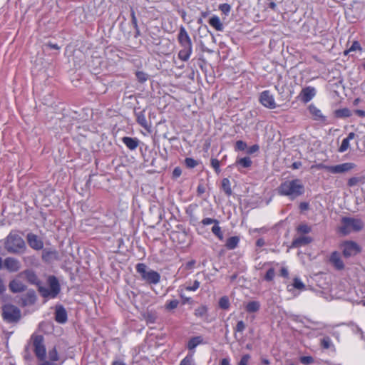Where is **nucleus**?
<instances>
[{
    "label": "nucleus",
    "instance_id": "nucleus-58",
    "mask_svg": "<svg viewBox=\"0 0 365 365\" xmlns=\"http://www.w3.org/2000/svg\"><path fill=\"white\" fill-rule=\"evenodd\" d=\"M182 174V170L179 167H176L173 171V177L175 178H179Z\"/></svg>",
    "mask_w": 365,
    "mask_h": 365
},
{
    "label": "nucleus",
    "instance_id": "nucleus-57",
    "mask_svg": "<svg viewBox=\"0 0 365 365\" xmlns=\"http://www.w3.org/2000/svg\"><path fill=\"white\" fill-rule=\"evenodd\" d=\"M353 331L355 334H359L361 339H364V332L360 327L357 326L354 327V328L353 329Z\"/></svg>",
    "mask_w": 365,
    "mask_h": 365
},
{
    "label": "nucleus",
    "instance_id": "nucleus-5",
    "mask_svg": "<svg viewBox=\"0 0 365 365\" xmlns=\"http://www.w3.org/2000/svg\"><path fill=\"white\" fill-rule=\"evenodd\" d=\"M341 225L340 227V232L346 235L351 232H359L362 230L364 222L361 219L354 218L349 217H344L341 220Z\"/></svg>",
    "mask_w": 365,
    "mask_h": 365
},
{
    "label": "nucleus",
    "instance_id": "nucleus-40",
    "mask_svg": "<svg viewBox=\"0 0 365 365\" xmlns=\"http://www.w3.org/2000/svg\"><path fill=\"white\" fill-rule=\"evenodd\" d=\"M336 116L339 118H346L351 115V111L348 108H342L337 110L336 112Z\"/></svg>",
    "mask_w": 365,
    "mask_h": 365
},
{
    "label": "nucleus",
    "instance_id": "nucleus-29",
    "mask_svg": "<svg viewBox=\"0 0 365 365\" xmlns=\"http://www.w3.org/2000/svg\"><path fill=\"white\" fill-rule=\"evenodd\" d=\"M240 242V238L237 236L229 237L225 243V246L228 250L235 249Z\"/></svg>",
    "mask_w": 365,
    "mask_h": 365
},
{
    "label": "nucleus",
    "instance_id": "nucleus-15",
    "mask_svg": "<svg viewBox=\"0 0 365 365\" xmlns=\"http://www.w3.org/2000/svg\"><path fill=\"white\" fill-rule=\"evenodd\" d=\"M21 274H24L25 276V278L29 283L37 286L38 290L39 291V287L42 286L41 282L33 270L26 269L21 272Z\"/></svg>",
    "mask_w": 365,
    "mask_h": 365
},
{
    "label": "nucleus",
    "instance_id": "nucleus-23",
    "mask_svg": "<svg viewBox=\"0 0 365 365\" xmlns=\"http://www.w3.org/2000/svg\"><path fill=\"white\" fill-rule=\"evenodd\" d=\"M204 344L203 338L201 336L192 337L187 342V348L190 351L195 352V349L200 344Z\"/></svg>",
    "mask_w": 365,
    "mask_h": 365
},
{
    "label": "nucleus",
    "instance_id": "nucleus-14",
    "mask_svg": "<svg viewBox=\"0 0 365 365\" xmlns=\"http://www.w3.org/2000/svg\"><path fill=\"white\" fill-rule=\"evenodd\" d=\"M29 245L35 250H42L43 247V241L35 234L29 233L26 236Z\"/></svg>",
    "mask_w": 365,
    "mask_h": 365
},
{
    "label": "nucleus",
    "instance_id": "nucleus-9",
    "mask_svg": "<svg viewBox=\"0 0 365 365\" xmlns=\"http://www.w3.org/2000/svg\"><path fill=\"white\" fill-rule=\"evenodd\" d=\"M322 167L332 174H342L351 171L356 165L354 163H344L336 165H322Z\"/></svg>",
    "mask_w": 365,
    "mask_h": 365
},
{
    "label": "nucleus",
    "instance_id": "nucleus-46",
    "mask_svg": "<svg viewBox=\"0 0 365 365\" xmlns=\"http://www.w3.org/2000/svg\"><path fill=\"white\" fill-rule=\"evenodd\" d=\"M349 142L348 141L347 139L344 138L340 147L338 149V151L339 153H344L349 148Z\"/></svg>",
    "mask_w": 365,
    "mask_h": 365
},
{
    "label": "nucleus",
    "instance_id": "nucleus-32",
    "mask_svg": "<svg viewBox=\"0 0 365 365\" xmlns=\"http://www.w3.org/2000/svg\"><path fill=\"white\" fill-rule=\"evenodd\" d=\"M179 304V300L176 299L168 300L165 304V309L168 311L173 310L178 307Z\"/></svg>",
    "mask_w": 365,
    "mask_h": 365
},
{
    "label": "nucleus",
    "instance_id": "nucleus-63",
    "mask_svg": "<svg viewBox=\"0 0 365 365\" xmlns=\"http://www.w3.org/2000/svg\"><path fill=\"white\" fill-rule=\"evenodd\" d=\"M299 208L301 210H307L309 209V203L306 202H302L299 205Z\"/></svg>",
    "mask_w": 365,
    "mask_h": 365
},
{
    "label": "nucleus",
    "instance_id": "nucleus-28",
    "mask_svg": "<svg viewBox=\"0 0 365 365\" xmlns=\"http://www.w3.org/2000/svg\"><path fill=\"white\" fill-rule=\"evenodd\" d=\"M136 120L139 125H140L143 128L148 129L149 128V125L147 122L145 115L143 111H140L135 113Z\"/></svg>",
    "mask_w": 365,
    "mask_h": 365
},
{
    "label": "nucleus",
    "instance_id": "nucleus-22",
    "mask_svg": "<svg viewBox=\"0 0 365 365\" xmlns=\"http://www.w3.org/2000/svg\"><path fill=\"white\" fill-rule=\"evenodd\" d=\"M122 142L130 150H135L139 145V140L136 138L125 136L122 138Z\"/></svg>",
    "mask_w": 365,
    "mask_h": 365
},
{
    "label": "nucleus",
    "instance_id": "nucleus-56",
    "mask_svg": "<svg viewBox=\"0 0 365 365\" xmlns=\"http://www.w3.org/2000/svg\"><path fill=\"white\" fill-rule=\"evenodd\" d=\"M259 149V147L258 145L255 144V145H253L250 147H249L247 150V153L248 154H253L256 152H257Z\"/></svg>",
    "mask_w": 365,
    "mask_h": 365
},
{
    "label": "nucleus",
    "instance_id": "nucleus-1",
    "mask_svg": "<svg viewBox=\"0 0 365 365\" xmlns=\"http://www.w3.org/2000/svg\"><path fill=\"white\" fill-rule=\"evenodd\" d=\"M277 192L293 200L304 193V186L299 179L286 180L278 187Z\"/></svg>",
    "mask_w": 365,
    "mask_h": 365
},
{
    "label": "nucleus",
    "instance_id": "nucleus-16",
    "mask_svg": "<svg viewBox=\"0 0 365 365\" xmlns=\"http://www.w3.org/2000/svg\"><path fill=\"white\" fill-rule=\"evenodd\" d=\"M55 320L59 324H65L68 320L67 312L61 304H58L55 307Z\"/></svg>",
    "mask_w": 365,
    "mask_h": 365
},
{
    "label": "nucleus",
    "instance_id": "nucleus-6",
    "mask_svg": "<svg viewBox=\"0 0 365 365\" xmlns=\"http://www.w3.org/2000/svg\"><path fill=\"white\" fill-rule=\"evenodd\" d=\"M48 283L49 284V289L41 286L39 287V293L43 297L47 298H55L60 292V284L57 278L54 276H50L48 278Z\"/></svg>",
    "mask_w": 365,
    "mask_h": 365
},
{
    "label": "nucleus",
    "instance_id": "nucleus-18",
    "mask_svg": "<svg viewBox=\"0 0 365 365\" xmlns=\"http://www.w3.org/2000/svg\"><path fill=\"white\" fill-rule=\"evenodd\" d=\"M41 258L43 262L50 263L58 259V252L56 250L43 249Z\"/></svg>",
    "mask_w": 365,
    "mask_h": 365
},
{
    "label": "nucleus",
    "instance_id": "nucleus-17",
    "mask_svg": "<svg viewBox=\"0 0 365 365\" xmlns=\"http://www.w3.org/2000/svg\"><path fill=\"white\" fill-rule=\"evenodd\" d=\"M9 288L13 293H20L26 290V285L19 279H14L10 281Z\"/></svg>",
    "mask_w": 365,
    "mask_h": 365
},
{
    "label": "nucleus",
    "instance_id": "nucleus-13",
    "mask_svg": "<svg viewBox=\"0 0 365 365\" xmlns=\"http://www.w3.org/2000/svg\"><path fill=\"white\" fill-rule=\"evenodd\" d=\"M317 94V90L314 87L307 86L302 89L299 97L300 100L307 103L309 102Z\"/></svg>",
    "mask_w": 365,
    "mask_h": 365
},
{
    "label": "nucleus",
    "instance_id": "nucleus-2",
    "mask_svg": "<svg viewBox=\"0 0 365 365\" xmlns=\"http://www.w3.org/2000/svg\"><path fill=\"white\" fill-rule=\"evenodd\" d=\"M178 41L182 48L178 52V58L182 61H187L192 53V43L184 26H180Z\"/></svg>",
    "mask_w": 365,
    "mask_h": 365
},
{
    "label": "nucleus",
    "instance_id": "nucleus-39",
    "mask_svg": "<svg viewBox=\"0 0 365 365\" xmlns=\"http://www.w3.org/2000/svg\"><path fill=\"white\" fill-rule=\"evenodd\" d=\"M230 303L227 296L222 297L219 300V307L222 309H228Z\"/></svg>",
    "mask_w": 365,
    "mask_h": 365
},
{
    "label": "nucleus",
    "instance_id": "nucleus-49",
    "mask_svg": "<svg viewBox=\"0 0 365 365\" xmlns=\"http://www.w3.org/2000/svg\"><path fill=\"white\" fill-rule=\"evenodd\" d=\"M200 282L197 281V280H195L192 283V285H187L186 287H185V289L187 290V291H192V292H195L196 291L199 287H200Z\"/></svg>",
    "mask_w": 365,
    "mask_h": 365
},
{
    "label": "nucleus",
    "instance_id": "nucleus-38",
    "mask_svg": "<svg viewBox=\"0 0 365 365\" xmlns=\"http://www.w3.org/2000/svg\"><path fill=\"white\" fill-rule=\"evenodd\" d=\"M212 232L220 240H223V233L221 230V227L219 226V224H215L213 225L212 227Z\"/></svg>",
    "mask_w": 365,
    "mask_h": 365
},
{
    "label": "nucleus",
    "instance_id": "nucleus-33",
    "mask_svg": "<svg viewBox=\"0 0 365 365\" xmlns=\"http://www.w3.org/2000/svg\"><path fill=\"white\" fill-rule=\"evenodd\" d=\"M236 163H237V165H238L242 168H249L251 166L252 160H251L250 158H249V157H244L240 159H238L236 161Z\"/></svg>",
    "mask_w": 365,
    "mask_h": 365
},
{
    "label": "nucleus",
    "instance_id": "nucleus-8",
    "mask_svg": "<svg viewBox=\"0 0 365 365\" xmlns=\"http://www.w3.org/2000/svg\"><path fill=\"white\" fill-rule=\"evenodd\" d=\"M2 317L4 321L9 323H14L21 318V310L16 306L6 304L2 306Z\"/></svg>",
    "mask_w": 365,
    "mask_h": 365
},
{
    "label": "nucleus",
    "instance_id": "nucleus-12",
    "mask_svg": "<svg viewBox=\"0 0 365 365\" xmlns=\"http://www.w3.org/2000/svg\"><path fill=\"white\" fill-rule=\"evenodd\" d=\"M4 266L9 272H16L21 267L20 261L11 257H8L4 259Z\"/></svg>",
    "mask_w": 365,
    "mask_h": 365
},
{
    "label": "nucleus",
    "instance_id": "nucleus-26",
    "mask_svg": "<svg viewBox=\"0 0 365 365\" xmlns=\"http://www.w3.org/2000/svg\"><path fill=\"white\" fill-rule=\"evenodd\" d=\"M209 24L218 31H222L224 29L223 24L217 16L214 15L212 16L209 20Z\"/></svg>",
    "mask_w": 365,
    "mask_h": 365
},
{
    "label": "nucleus",
    "instance_id": "nucleus-48",
    "mask_svg": "<svg viewBox=\"0 0 365 365\" xmlns=\"http://www.w3.org/2000/svg\"><path fill=\"white\" fill-rule=\"evenodd\" d=\"M299 361L303 364L308 365V364H311L314 362V359L311 356H304L300 357Z\"/></svg>",
    "mask_w": 365,
    "mask_h": 365
},
{
    "label": "nucleus",
    "instance_id": "nucleus-30",
    "mask_svg": "<svg viewBox=\"0 0 365 365\" xmlns=\"http://www.w3.org/2000/svg\"><path fill=\"white\" fill-rule=\"evenodd\" d=\"M260 308V304L257 301H251L246 305V311L249 313L257 312Z\"/></svg>",
    "mask_w": 365,
    "mask_h": 365
},
{
    "label": "nucleus",
    "instance_id": "nucleus-37",
    "mask_svg": "<svg viewBox=\"0 0 365 365\" xmlns=\"http://www.w3.org/2000/svg\"><path fill=\"white\" fill-rule=\"evenodd\" d=\"M297 231L298 233H300L302 235L308 234L312 231V227L309 225H308L305 223H303V224H300L297 227Z\"/></svg>",
    "mask_w": 365,
    "mask_h": 365
},
{
    "label": "nucleus",
    "instance_id": "nucleus-47",
    "mask_svg": "<svg viewBox=\"0 0 365 365\" xmlns=\"http://www.w3.org/2000/svg\"><path fill=\"white\" fill-rule=\"evenodd\" d=\"M210 162H211V165L214 168L216 173L219 174L221 171L220 168V161L217 159L212 158Z\"/></svg>",
    "mask_w": 365,
    "mask_h": 365
},
{
    "label": "nucleus",
    "instance_id": "nucleus-21",
    "mask_svg": "<svg viewBox=\"0 0 365 365\" xmlns=\"http://www.w3.org/2000/svg\"><path fill=\"white\" fill-rule=\"evenodd\" d=\"M331 263L335 267L336 269L340 270L344 269V264L341 259L340 254L337 252H334L330 257Z\"/></svg>",
    "mask_w": 365,
    "mask_h": 365
},
{
    "label": "nucleus",
    "instance_id": "nucleus-55",
    "mask_svg": "<svg viewBox=\"0 0 365 365\" xmlns=\"http://www.w3.org/2000/svg\"><path fill=\"white\" fill-rule=\"evenodd\" d=\"M130 16H131V23L133 25L135 29L138 30L137 18L135 16V11L133 9L131 10Z\"/></svg>",
    "mask_w": 365,
    "mask_h": 365
},
{
    "label": "nucleus",
    "instance_id": "nucleus-27",
    "mask_svg": "<svg viewBox=\"0 0 365 365\" xmlns=\"http://www.w3.org/2000/svg\"><path fill=\"white\" fill-rule=\"evenodd\" d=\"M48 359L49 361L57 363L59 361L60 357L56 346L49 349L48 351Z\"/></svg>",
    "mask_w": 365,
    "mask_h": 365
},
{
    "label": "nucleus",
    "instance_id": "nucleus-10",
    "mask_svg": "<svg viewBox=\"0 0 365 365\" xmlns=\"http://www.w3.org/2000/svg\"><path fill=\"white\" fill-rule=\"evenodd\" d=\"M259 101L262 106L267 108L274 109L277 107L274 96L270 93L269 91L267 90L262 91L260 93Z\"/></svg>",
    "mask_w": 365,
    "mask_h": 365
},
{
    "label": "nucleus",
    "instance_id": "nucleus-20",
    "mask_svg": "<svg viewBox=\"0 0 365 365\" xmlns=\"http://www.w3.org/2000/svg\"><path fill=\"white\" fill-rule=\"evenodd\" d=\"M312 242V238L309 236L301 235L295 237L292 241V247H300L305 246Z\"/></svg>",
    "mask_w": 365,
    "mask_h": 365
},
{
    "label": "nucleus",
    "instance_id": "nucleus-43",
    "mask_svg": "<svg viewBox=\"0 0 365 365\" xmlns=\"http://www.w3.org/2000/svg\"><path fill=\"white\" fill-rule=\"evenodd\" d=\"M361 45L360 43L358 42V41H354L351 46V47L344 51V54L346 55L347 53H349V52L351 51H361Z\"/></svg>",
    "mask_w": 365,
    "mask_h": 365
},
{
    "label": "nucleus",
    "instance_id": "nucleus-59",
    "mask_svg": "<svg viewBox=\"0 0 365 365\" xmlns=\"http://www.w3.org/2000/svg\"><path fill=\"white\" fill-rule=\"evenodd\" d=\"M205 192V187L202 183L198 185L197 192L198 195H202Z\"/></svg>",
    "mask_w": 365,
    "mask_h": 365
},
{
    "label": "nucleus",
    "instance_id": "nucleus-52",
    "mask_svg": "<svg viewBox=\"0 0 365 365\" xmlns=\"http://www.w3.org/2000/svg\"><path fill=\"white\" fill-rule=\"evenodd\" d=\"M201 222L203 225H211L213 223H214V225L219 224V221L217 220L210 218V217L204 218Z\"/></svg>",
    "mask_w": 365,
    "mask_h": 365
},
{
    "label": "nucleus",
    "instance_id": "nucleus-34",
    "mask_svg": "<svg viewBox=\"0 0 365 365\" xmlns=\"http://www.w3.org/2000/svg\"><path fill=\"white\" fill-rule=\"evenodd\" d=\"M222 187L227 196H230L232 193L230 187V180L227 178H224L222 181Z\"/></svg>",
    "mask_w": 365,
    "mask_h": 365
},
{
    "label": "nucleus",
    "instance_id": "nucleus-44",
    "mask_svg": "<svg viewBox=\"0 0 365 365\" xmlns=\"http://www.w3.org/2000/svg\"><path fill=\"white\" fill-rule=\"evenodd\" d=\"M185 164L188 168H194L198 165V162L193 158H186L185 160Z\"/></svg>",
    "mask_w": 365,
    "mask_h": 365
},
{
    "label": "nucleus",
    "instance_id": "nucleus-35",
    "mask_svg": "<svg viewBox=\"0 0 365 365\" xmlns=\"http://www.w3.org/2000/svg\"><path fill=\"white\" fill-rule=\"evenodd\" d=\"M207 312V308L205 305H200L195 309V315L197 317L202 318L206 316Z\"/></svg>",
    "mask_w": 365,
    "mask_h": 365
},
{
    "label": "nucleus",
    "instance_id": "nucleus-4",
    "mask_svg": "<svg viewBox=\"0 0 365 365\" xmlns=\"http://www.w3.org/2000/svg\"><path fill=\"white\" fill-rule=\"evenodd\" d=\"M136 271L140 274L143 280L148 284H157L160 281V274L153 269H149L144 263H138L135 266Z\"/></svg>",
    "mask_w": 365,
    "mask_h": 365
},
{
    "label": "nucleus",
    "instance_id": "nucleus-61",
    "mask_svg": "<svg viewBox=\"0 0 365 365\" xmlns=\"http://www.w3.org/2000/svg\"><path fill=\"white\" fill-rule=\"evenodd\" d=\"M46 47H48L51 49L59 50L60 46L57 43H53L51 42H48L46 44Z\"/></svg>",
    "mask_w": 365,
    "mask_h": 365
},
{
    "label": "nucleus",
    "instance_id": "nucleus-60",
    "mask_svg": "<svg viewBox=\"0 0 365 365\" xmlns=\"http://www.w3.org/2000/svg\"><path fill=\"white\" fill-rule=\"evenodd\" d=\"M280 276L284 278H287L289 276L288 269L286 267H282L280 269Z\"/></svg>",
    "mask_w": 365,
    "mask_h": 365
},
{
    "label": "nucleus",
    "instance_id": "nucleus-24",
    "mask_svg": "<svg viewBox=\"0 0 365 365\" xmlns=\"http://www.w3.org/2000/svg\"><path fill=\"white\" fill-rule=\"evenodd\" d=\"M309 111L313 115L316 120H325V117L322 115L321 110L314 104L309 106Z\"/></svg>",
    "mask_w": 365,
    "mask_h": 365
},
{
    "label": "nucleus",
    "instance_id": "nucleus-54",
    "mask_svg": "<svg viewBox=\"0 0 365 365\" xmlns=\"http://www.w3.org/2000/svg\"><path fill=\"white\" fill-rule=\"evenodd\" d=\"M250 359V354H245L242 356L238 365H247L248 361Z\"/></svg>",
    "mask_w": 365,
    "mask_h": 365
},
{
    "label": "nucleus",
    "instance_id": "nucleus-50",
    "mask_svg": "<svg viewBox=\"0 0 365 365\" xmlns=\"http://www.w3.org/2000/svg\"><path fill=\"white\" fill-rule=\"evenodd\" d=\"M247 148V144L242 140H237L235 143V150L243 151Z\"/></svg>",
    "mask_w": 365,
    "mask_h": 365
},
{
    "label": "nucleus",
    "instance_id": "nucleus-36",
    "mask_svg": "<svg viewBox=\"0 0 365 365\" xmlns=\"http://www.w3.org/2000/svg\"><path fill=\"white\" fill-rule=\"evenodd\" d=\"M179 365H195L193 359V352L188 354L183 359H182Z\"/></svg>",
    "mask_w": 365,
    "mask_h": 365
},
{
    "label": "nucleus",
    "instance_id": "nucleus-62",
    "mask_svg": "<svg viewBox=\"0 0 365 365\" xmlns=\"http://www.w3.org/2000/svg\"><path fill=\"white\" fill-rule=\"evenodd\" d=\"M302 166V162L300 161H296V162H294L292 165V168L294 169V170H297V169H299Z\"/></svg>",
    "mask_w": 365,
    "mask_h": 365
},
{
    "label": "nucleus",
    "instance_id": "nucleus-42",
    "mask_svg": "<svg viewBox=\"0 0 365 365\" xmlns=\"http://www.w3.org/2000/svg\"><path fill=\"white\" fill-rule=\"evenodd\" d=\"M135 76L140 83L145 82L148 78V75L143 71H137Z\"/></svg>",
    "mask_w": 365,
    "mask_h": 365
},
{
    "label": "nucleus",
    "instance_id": "nucleus-45",
    "mask_svg": "<svg viewBox=\"0 0 365 365\" xmlns=\"http://www.w3.org/2000/svg\"><path fill=\"white\" fill-rule=\"evenodd\" d=\"M219 9L225 15H227L231 10V6L230 4L225 3L220 4Z\"/></svg>",
    "mask_w": 365,
    "mask_h": 365
},
{
    "label": "nucleus",
    "instance_id": "nucleus-31",
    "mask_svg": "<svg viewBox=\"0 0 365 365\" xmlns=\"http://www.w3.org/2000/svg\"><path fill=\"white\" fill-rule=\"evenodd\" d=\"M365 182V178L364 177H352L350 178L347 181V185L349 187H354L357 185L359 183H364Z\"/></svg>",
    "mask_w": 365,
    "mask_h": 365
},
{
    "label": "nucleus",
    "instance_id": "nucleus-19",
    "mask_svg": "<svg viewBox=\"0 0 365 365\" xmlns=\"http://www.w3.org/2000/svg\"><path fill=\"white\" fill-rule=\"evenodd\" d=\"M21 304L23 307L33 305L36 301V295L33 289L29 290L24 295L21 297Z\"/></svg>",
    "mask_w": 365,
    "mask_h": 365
},
{
    "label": "nucleus",
    "instance_id": "nucleus-7",
    "mask_svg": "<svg viewBox=\"0 0 365 365\" xmlns=\"http://www.w3.org/2000/svg\"><path fill=\"white\" fill-rule=\"evenodd\" d=\"M31 340L33 351L38 360H44L46 356V349L43 336L42 335L33 334Z\"/></svg>",
    "mask_w": 365,
    "mask_h": 365
},
{
    "label": "nucleus",
    "instance_id": "nucleus-53",
    "mask_svg": "<svg viewBox=\"0 0 365 365\" xmlns=\"http://www.w3.org/2000/svg\"><path fill=\"white\" fill-rule=\"evenodd\" d=\"M245 324L243 321H239L235 328V331L237 332H242L245 329Z\"/></svg>",
    "mask_w": 365,
    "mask_h": 365
},
{
    "label": "nucleus",
    "instance_id": "nucleus-3",
    "mask_svg": "<svg viewBox=\"0 0 365 365\" xmlns=\"http://www.w3.org/2000/svg\"><path fill=\"white\" fill-rule=\"evenodd\" d=\"M5 249L9 253L21 254L26 248V243L23 238L16 232H10L4 242Z\"/></svg>",
    "mask_w": 365,
    "mask_h": 365
},
{
    "label": "nucleus",
    "instance_id": "nucleus-51",
    "mask_svg": "<svg viewBox=\"0 0 365 365\" xmlns=\"http://www.w3.org/2000/svg\"><path fill=\"white\" fill-rule=\"evenodd\" d=\"M293 286L297 289H303L304 288V283L297 277L294 279Z\"/></svg>",
    "mask_w": 365,
    "mask_h": 365
},
{
    "label": "nucleus",
    "instance_id": "nucleus-64",
    "mask_svg": "<svg viewBox=\"0 0 365 365\" xmlns=\"http://www.w3.org/2000/svg\"><path fill=\"white\" fill-rule=\"evenodd\" d=\"M40 361L42 362L40 363L38 365H58L57 363L47 361V360H46V359L44 360H40Z\"/></svg>",
    "mask_w": 365,
    "mask_h": 365
},
{
    "label": "nucleus",
    "instance_id": "nucleus-25",
    "mask_svg": "<svg viewBox=\"0 0 365 365\" xmlns=\"http://www.w3.org/2000/svg\"><path fill=\"white\" fill-rule=\"evenodd\" d=\"M320 346L324 349L335 351L334 344L328 336H324L323 338L320 339Z\"/></svg>",
    "mask_w": 365,
    "mask_h": 365
},
{
    "label": "nucleus",
    "instance_id": "nucleus-11",
    "mask_svg": "<svg viewBox=\"0 0 365 365\" xmlns=\"http://www.w3.org/2000/svg\"><path fill=\"white\" fill-rule=\"evenodd\" d=\"M343 255L345 257H350L358 254L361 250L359 246L353 241H346L342 244Z\"/></svg>",
    "mask_w": 365,
    "mask_h": 365
},
{
    "label": "nucleus",
    "instance_id": "nucleus-41",
    "mask_svg": "<svg viewBox=\"0 0 365 365\" xmlns=\"http://www.w3.org/2000/svg\"><path fill=\"white\" fill-rule=\"evenodd\" d=\"M275 277V270L274 268H269L265 274L264 279L267 282H271Z\"/></svg>",
    "mask_w": 365,
    "mask_h": 365
}]
</instances>
